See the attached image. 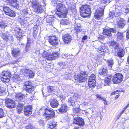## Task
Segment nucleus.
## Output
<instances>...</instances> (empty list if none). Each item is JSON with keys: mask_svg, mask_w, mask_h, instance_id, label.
Returning <instances> with one entry per match:
<instances>
[{"mask_svg": "<svg viewBox=\"0 0 129 129\" xmlns=\"http://www.w3.org/2000/svg\"><path fill=\"white\" fill-rule=\"evenodd\" d=\"M56 9V13L60 17L62 18L66 17L68 11L64 5L59 3L57 5Z\"/></svg>", "mask_w": 129, "mask_h": 129, "instance_id": "1", "label": "nucleus"}, {"mask_svg": "<svg viewBox=\"0 0 129 129\" xmlns=\"http://www.w3.org/2000/svg\"><path fill=\"white\" fill-rule=\"evenodd\" d=\"M16 97L19 100L20 102L17 105V111L18 114L21 113L23 110V106L24 105L25 103L23 101V98L24 97V96L23 94L20 93L16 95Z\"/></svg>", "mask_w": 129, "mask_h": 129, "instance_id": "2", "label": "nucleus"}, {"mask_svg": "<svg viewBox=\"0 0 129 129\" xmlns=\"http://www.w3.org/2000/svg\"><path fill=\"white\" fill-rule=\"evenodd\" d=\"M80 12L81 16L85 18L88 16L91 13L90 7L88 5H83L80 9Z\"/></svg>", "mask_w": 129, "mask_h": 129, "instance_id": "3", "label": "nucleus"}, {"mask_svg": "<svg viewBox=\"0 0 129 129\" xmlns=\"http://www.w3.org/2000/svg\"><path fill=\"white\" fill-rule=\"evenodd\" d=\"M87 73L85 72H81L79 74L75 76L74 78L79 82H85L86 80V77L87 76Z\"/></svg>", "mask_w": 129, "mask_h": 129, "instance_id": "4", "label": "nucleus"}, {"mask_svg": "<svg viewBox=\"0 0 129 129\" xmlns=\"http://www.w3.org/2000/svg\"><path fill=\"white\" fill-rule=\"evenodd\" d=\"M1 76V80L4 82L7 83L10 81L11 74L9 71H4L2 72Z\"/></svg>", "mask_w": 129, "mask_h": 129, "instance_id": "5", "label": "nucleus"}, {"mask_svg": "<svg viewBox=\"0 0 129 129\" xmlns=\"http://www.w3.org/2000/svg\"><path fill=\"white\" fill-rule=\"evenodd\" d=\"M95 76L94 74H91L89 78L88 82V85L89 87L91 88H93L96 85Z\"/></svg>", "mask_w": 129, "mask_h": 129, "instance_id": "6", "label": "nucleus"}, {"mask_svg": "<svg viewBox=\"0 0 129 129\" xmlns=\"http://www.w3.org/2000/svg\"><path fill=\"white\" fill-rule=\"evenodd\" d=\"M24 89L26 92L30 93L33 91L34 87L32 86L31 82L29 81H26L25 83Z\"/></svg>", "mask_w": 129, "mask_h": 129, "instance_id": "7", "label": "nucleus"}, {"mask_svg": "<svg viewBox=\"0 0 129 129\" xmlns=\"http://www.w3.org/2000/svg\"><path fill=\"white\" fill-rule=\"evenodd\" d=\"M5 105L7 107L11 109L15 107L16 104L12 100L6 98L5 99Z\"/></svg>", "mask_w": 129, "mask_h": 129, "instance_id": "8", "label": "nucleus"}, {"mask_svg": "<svg viewBox=\"0 0 129 129\" xmlns=\"http://www.w3.org/2000/svg\"><path fill=\"white\" fill-rule=\"evenodd\" d=\"M123 75L120 73H117L115 74L112 79V81L114 83H120L122 80Z\"/></svg>", "mask_w": 129, "mask_h": 129, "instance_id": "9", "label": "nucleus"}, {"mask_svg": "<svg viewBox=\"0 0 129 129\" xmlns=\"http://www.w3.org/2000/svg\"><path fill=\"white\" fill-rule=\"evenodd\" d=\"M33 7L34 11L37 13H41L42 12V8L41 5L36 2L33 3Z\"/></svg>", "mask_w": 129, "mask_h": 129, "instance_id": "10", "label": "nucleus"}, {"mask_svg": "<svg viewBox=\"0 0 129 129\" xmlns=\"http://www.w3.org/2000/svg\"><path fill=\"white\" fill-rule=\"evenodd\" d=\"M45 115L47 118H51L53 117L55 115L53 110L49 108H47L45 109Z\"/></svg>", "mask_w": 129, "mask_h": 129, "instance_id": "11", "label": "nucleus"}, {"mask_svg": "<svg viewBox=\"0 0 129 129\" xmlns=\"http://www.w3.org/2000/svg\"><path fill=\"white\" fill-rule=\"evenodd\" d=\"M3 10L5 14L7 15L13 17H14L15 16V14L14 12L6 6H4Z\"/></svg>", "mask_w": 129, "mask_h": 129, "instance_id": "12", "label": "nucleus"}, {"mask_svg": "<svg viewBox=\"0 0 129 129\" xmlns=\"http://www.w3.org/2000/svg\"><path fill=\"white\" fill-rule=\"evenodd\" d=\"M59 41L58 39L55 36L50 37L48 41L50 44L53 46L57 45Z\"/></svg>", "mask_w": 129, "mask_h": 129, "instance_id": "13", "label": "nucleus"}, {"mask_svg": "<svg viewBox=\"0 0 129 129\" xmlns=\"http://www.w3.org/2000/svg\"><path fill=\"white\" fill-rule=\"evenodd\" d=\"M22 71L24 75L28 77L29 78H33L34 76V73L30 69H23Z\"/></svg>", "mask_w": 129, "mask_h": 129, "instance_id": "14", "label": "nucleus"}, {"mask_svg": "<svg viewBox=\"0 0 129 129\" xmlns=\"http://www.w3.org/2000/svg\"><path fill=\"white\" fill-rule=\"evenodd\" d=\"M73 122L74 123L81 126H82L84 124V120L79 116L74 118Z\"/></svg>", "mask_w": 129, "mask_h": 129, "instance_id": "15", "label": "nucleus"}, {"mask_svg": "<svg viewBox=\"0 0 129 129\" xmlns=\"http://www.w3.org/2000/svg\"><path fill=\"white\" fill-rule=\"evenodd\" d=\"M103 9L102 8H99L96 11L94 14L95 18L98 19L101 18L103 14Z\"/></svg>", "mask_w": 129, "mask_h": 129, "instance_id": "16", "label": "nucleus"}, {"mask_svg": "<svg viewBox=\"0 0 129 129\" xmlns=\"http://www.w3.org/2000/svg\"><path fill=\"white\" fill-rule=\"evenodd\" d=\"M24 110L25 115L28 116L32 113V108L31 106H28L25 107Z\"/></svg>", "mask_w": 129, "mask_h": 129, "instance_id": "17", "label": "nucleus"}, {"mask_svg": "<svg viewBox=\"0 0 129 129\" xmlns=\"http://www.w3.org/2000/svg\"><path fill=\"white\" fill-rule=\"evenodd\" d=\"M62 39L64 43H69L72 40V37L69 34H67L64 35L62 37Z\"/></svg>", "mask_w": 129, "mask_h": 129, "instance_id": "18", "label": "nucleus"}, {"mask_svg": "<svg viewBox=\"0 0 129 129\" xmlns=\"http://www.w3.org/2000/svg\"><path fill=\"white\" fill-rule=\"evenodd\" d=\"M49 102L51 106L53 108H57L59 105L58 102L53 98L51 99Z\"/></svg>", "mask_w": 129, "mask_h": 129, "instance_id": "19", "label": "nucleus"}, {"mask_svg": "<svg viewBox=\"0 0 129 129\" xmlns=\"http://www.w3.org/2000/svg\"><path fill=\"white\" fill-rule=\"evenodd\" d=\"M107 68L105 66H103L100 69L99 73L100 74L103 76H106L107 75Z\"/></svg>", "mask_w": 129, "mask_h": 129, "instance_id": "20", "label": "nucleus"}, {"mask_svg": "<svg viewBox=\"0 0 129 129\" xmlns=\"http://www.w3.org/2000/svg\"><path fill=\"white\" fill-rule=\"evenodd\" d=\"M68 110V107L66 104L62 102L58 110L59 112L62 113L66 112Z\"/></svg>", "mask_w": 129, "mask_h": 129, "instance_id": "21", "label": "nucleus"}, {"mask_svg": "<svg viewBox=\"0 0 129 129\" xmlns=\"http://www.w3.org/2000/svg\"><path fill=\"white\" fill-rule=\"evenodd\" d=\"M58 55L57 52L49 53L48 56L47 57V60H54L58 56Z\"/></svg>", "mask_w": 129, "mask_h": 129, "instance_id": "22", "label": "nucleus"}, {"mask_svg": "<svg viewBox=\"0 0 129 129\" xmlns=\"http://www.w3.org/2000/svg\"><path fill=\"white\" fill-rule=\"evenodd\" d=\"M11 51L12 55L14 57H16L20 54V50L18 49L13 48Z\"/></svg>", "mask_w": 129, "mask_h": 129, "instance_id": "23", "label": "nucleus"}, {"mask_svg": "<svg viewBox=\"0 0 129 129\" xmlns=\"http://www.w3.org/2000/svg\"><path fill=\"white\" fill-rule=\"evenodd\" d=\"M9 2L11 6L16 9L19 8V5L17 0H9Z\"/></svg>", "mask_w": 129, "mask_h": 129, "instance_id": "24", "label": "nucleus"}, {"mask_svg": "<svg viewBox=\"0 0 129 129\" xmlns=\"http://www.w3.org/2000/svg\"><path fill=\"white\" fill-rule=\"evenodd\" d=\"M111 78L110 76L108 75L105 78V79L103 80L104 85V86H108L109 85L111 82Z\"/></svg>", "mask_w": 129, "mask_h": 129, "instance_id": "25", "label": "nucleus"}, {"mask_svg": "<svg viewBox=\"0 0 129 129\" xmlns=\"http://www.w3.org/2000/svg\"><path fill=\"white\" fill-rule=\"evenodd\" d=\"M109 44L111 46L113 47L115 50L118 49L121 47L119 46L118 44L115 41H112L109 42Z\"/></svg>", "mask_w": 129, "mask_h": 129, "instance_id": "26", "label": "nucleus"}, {"mask_svg": "<svg viewBox=\"0 0 129 129\" xmlns=\"http://www.w3.org/2000/svg\"><path fill=\"white\" fill-rule=\"evenodd\" d=\"M117 56L120 57H122L124 56L125 51L121 47L117 49Z\"/></svg>", "mask_w": 129, "mask_h": 129, "instance_id": "27", "label": "nucleus"}, {"mask_svg": "<svg viewBox=\"0 0 129 129\" xmlns=\"http://www.w3.org/2000/svg\"><path fill=\"white\" fill-rule=\"evenodd\" d=\"M125 23L126 21L124 19L120 18L118 22V26L119 28H123L125 26Z\"/></svg>", "mask_w": 129, "mask_h": 129, "instance_id": "28", "label": "nucleus"}, {"mask_svg": "<svg viewBox=\"0 0 129 129\" xmlns=\"http://www.w3.org/2000/svg\"><path fill=\"white\" fill-rule=\"evenodd\" d=\"M56 123L54 122H53L52 123H49L47 125V126L48 129H54L56 126Z\"/></svg>", "mask_w": 129, "mask_h": 129, "instance_id": "29", "label": "nucleus"}, {"mask_svg": "<svg viewBox=\"0 0 129 129\" xmlns=\"http://www.w3.org/2000/svg\"><path fill=\"white\" fill-rule=\"evenodd\" d=\"M81 24L80 23L75 22L74 28L76 30V32H80L81 30Z\"/></svg>", "mask_w": 129, "mask_h": 129, "instance_id": "30", "label": "nucleus"}, {"mask_svg": "<svg viewBox=\"0 0 129 129\" xmlns=\"http://www.w3.org/2000/svg\"><path fill=\"white\" fill-rule=\"evenodd\" d=\"M8 26V24L6 22L4 21H0V28L3 30Z\"/></svg>", "mask_w": 129, "mask_h": 129, "instance_id": "31", "label": "nucleus"}, {"mask_svg": "<svg viewBox=\"0 0 129 129\" xmlns=\"http://www.w3.org/2000/svg\"><path fill=\"white\" fill-rule=\"evenodd\" d=\"M109 29H105L103 30V33L104 35H105L109 37L112 36V34L111 33V31Z\"/></svg>", "mask_w": 129, "mask_h": 129, "instance_id": "32", "label": "nucleus"}, {"mask_svg": "<svg viewBox=\"0 0 129 129\" xmlns=\"http://www.w3.org/2000/svg\"><path fill=\"white\" fill-rule=\"evenodd\" d=\"M117 40L118 41H122L123 40V37L122 34L121 33H118L117 34Z\"/></svg>", "mask_w": 129, "mask_h": 129, "instance_id": "33", "label": "nucleus"}, {"mask_svg": "<svg viewBox=\"0 0 129 129\" xmlns=\"http://www.w3.org/2000/svg\"><path fill=\"white\" fill-rule=\"evenodd\" d=\"M72 75L71 73L66 72L64 75V79H71Z\"/></svg>", "mask_w": 129, "mask_h": 129, "instance_id": "34", "label": "nucleus"}, {"mask_svg": "<svg viewBox=\"0 0 129 129\" xmlns=\"http://www.w3.org/2000/svg\"><path fill=\"white\" fill-rule=\"evenodd\" d=\"M68 103L70 105L72 106L75 105V101L73 100L72 98H71L69 99Z\"/></svg>", "mask_w": 129, "mask_h": 129, "instance_id": "35", "label": "nucleus"}, {"mask_svg": "<svg viewBox=\"0 0 129 129\" xmlns=\"http://www.w3.org/2000/svg\"><path fill=\"white\" fill-rule=\"evenodd\" d=\"M60 23L63 25H67L70 23V22L68 19H62L60 21Z\"/></svg>", "mask_w": 129, "mask_h": 129, "instance_id": "36", "label": "nucleus"}, {"mask_svg": "<svg viewBox=\"0 0 129 129\" xmlns=\"http://www.w3.org/2000/svg\"><path fill=\"white\" fill-rule=\"evenodd\" d=\"M108 65L110 67V68H111L114 64L113 61L112 59H110L107 60V61Z\"/></svg>", "mask_w": 129, "mask_h": 129, "instance_id": "37", "label": "nucleus"}, {"mask_svg": "<svg viewBox=\"0 0 129 129\" xmlns=\"http://www.w3.org/2000/svg\"><path fill=\"white\" fill-rule=\"evenodd\" d=\"M17 34L16 37L18 40H19V39L22 37L23 35L22 34V32L20 31H18L16 32Z\"/></svg>", "mask_w": 129, "mask_h": 129, "instance_id": "38", "label": "nucleus"}, {"mask_svg": "<svg viewBox=\"0 0 129 129\" xmlns=\"http://www.w3.org/2000/svg\"><path fill=\"white\" fill-rule=\"evenodd\" d=\"M80 111V108H74L73 109V112L74 114H74V115H78Z\"/></svg>", "mask_w": 129, "mask_h": 129, "instance_id": "39", "label": "nucleus"}, {"mask_svg": "<svg viewBox=\"0 0 129 129\" xmlns=\"http://www.w3.org/2000/svg\"><path fill=\"white\" fill-rule=\"evenodd\" d=\"M106 47L104 46H102L100 47L98 49V51L100 53V51L105 52L106 51Z\"/></svg>", "mask_w": 129, "mask_h": 129, "instance_id": "40", "label": "nucleus"}, {"mask_svg": "<svg viewBox=\"0 0 129 129\" xmlns=\"http://www.w3.org/2000/svg\"><path fill=\"white\" fill-rule=\"evenodd\" d=\"M7 42L10 41H13V36L10 34H8L7 36Z\"/></svg>", "mask_w": 129, "mask_h": 129, "instance_id": "41", "label": "nucleus"}, {"mask_svg": "<svg viewBox=\"0 0 129 129\" xmlns=\"http://www.w3.org/2000/svg\"><path fill=\"white\" fill-rule=\"evenodd\" d=\"M84 112L86 115L87 116H90V114L92 113V111L90 109L84 110Z\"/></svg>", "mask_w": 129, "mask_h": 129, "instance_id": "42", "label": "nucleus"}, {"mask_svg": "<svg viewBox=\"0 0 129 129\" xmlns=\"http://www.w3.org/2000/svg\"><path fill=\"white\" fill-rule=\"evenodd\" d=\"M62 56L63 58H66V59H68L69 58H72L71 56H72V55H68V54H63L62 55Z\"/></svg>", "mask_w": 129, "mask_h": 129, "instance_id": "43", "label": "nucleus"}, {"mask_svg": "<svg viewBox=\"0 0 129 129\" xmlns=\"http://www.w3.org/2000/svg\"><path fill=\"white\" fill-rule=\"evenodd\" d=\"M49 54V53H48L45 51H44L42 54V56L43 57L47 59V57H48Z\"/></svg>", "mask_w": 129, "mask_h": 129, "instance_id": "44", "label": "nucleus"}, {"mask_svg": "<svg viewBox=\"0 0 129 129\" xmlns=\"http://www.w3.org/2000/svg\"><path fill=\"white\" fill-rule=\"evenodd\" d=\"M122 11L124 12L125 13H127L129 12V8H123L122 9ZM128 22V23H129L128 24L129 25V17Z\"/></svg>", "mask_w": 129, "mask_h": 129, "instance_id": "45", "label": "nucleus"}, {"mask_svg": "<svg viewBox=\"0 0 129 129\" xmlns=\"http://www.w3.org/2000/svg\"><path fill=\"white\" fill-rule=\"evenodd\" d=\"M48 91L49 93H52L54 91L53 88L52 86H49L47 87Z\"/></svg>", "mask_w": 129, "mask_h": 129, "instance_id": "46", "label": "nucleus"}, {"mask_svg": "<svg viewBox=\"0 0 129 129\" xmlns=\"http://www.w3.org/2000/svg\"><path fill=\"white\" fill-rule=\"evenodd\" d=\"M5 114L3 109L0 108V118L4 116Z\"/></svg>", "mask_w": 129, "mask_h": 129, "instance_id": "47", "label": "nucleus"}, {"mask_svg": "<svg viewBox=\"0 0 129 129\" xmlns=\"http://www.w3.org/2000/svg\"><path fill=\"white\" fill-rule=\"evenodd\" d=\"M6 95V93L4 90L0 89V96H3Z\"/></svg>", "mask_w": 129, "mask_h": 129, "instance_id": "48", "label": "nucleus"}, {"mask_svg": "<svg viewBox=\"0 0 129 129\" xmlns=\"http://www.w3.org/2000/svg\"><path fill=\"white\" fill-rule=\"evenodd\" d=\"M8 35L6 34L3 33L2 34V38L5 40L6 41H7V37Z\"/></svg>", "mask_w": 129, "mask_h": 129, "instance_id": "49", "label": "nucleus"}, {"mask_svg": "<svg viewBox=\"0 0 129 129\" xmlns=\"http://www.w3.org/2000/svg\"><path fill=\"white\" fill-rule=\"evenodd\" d=\"M101 3H109L112 0H100Z\"/></svg>", "mask_w": 129, "mask_h": 129, "instance_id": "50", "label": "nucleus"}, {"mask_svg": "<svg viewBox=\"0 0 129 129\" xmlns=\"http://www.w3.org/2000/svg\"><path fill=\"white\" fill-rule=\"evenodd\" d=\"M109 15L111 17H113V16H115V12H110L109 14Z\"/></svg>", "mask_w": 129, "mask_h": 129, "instance_id": "51", "label": "nucleus"}, {"mask_svg": "<svg viewBox=\"0 0 129 129\" xmlns=\"http://www.w3.org/2000/svg\"><path fill=\"white\" fill-rule=\"evenodd\" d=\"M30 44H27L25 47V50L26 51H28L30 50Z\"/></svg>", "mask_w": 129, "mask_h": 129, "instance_id": "52", "label": "nucleus"}, {"mask_svg": "<svg viewBox=\"0 0 129 129\" xmlns=\"http://www.w3.org/2000/svg\"><path fill=\"white\" fill-rule=\"evenodd\" d=\"M38 31H33V35L34 37L35 38H36L37 37V34Z\"/></svg>", "mask_w": 129, "mask_h": 129, "instance_id": "53", "label": "nucleus"}, {"mask_svg": "<svg viewBox=\"0 0 129 129\" xmlns=\"http://www.w3.org/2000/svg\"><path fill=\"white\" fill-rule=\"evenodd\" d=\"M111 31V33H115L116 32V31L115 29L114 28H111L110 29Z\"/></svg>", "mask_w": 129, "mask_h": 129, "instance_id": "54", "label": "nucleus"}, {"mask_svg": "<svg viewBox=\"0 0 129 129\" xmlns=\"http://www.w3.org/2000/svg\"><path fill=\"white\" fill-rule=\"evenodd\" d=\"M96 97L98 99H100L101 100H103V99H104V98H102V97H101L100 95H98V94H96Z\"/></svg>", "mask_w": 129, "mask_h": 129, "instance_id": "55", "label": "nucleus"}, {"mask_svg": "<svg viewBox=\"0 0 129 129\" xmlns=\"http://www.w3.org/2000/svg\"><path fill=\"white\" fill-rule=\"evenodd\" d=\"M38 28V26L36 24L34 26V31H38V30L37 29V28Z\"/></svg>", "mask_w": 129, "mask_h": 129, "instance_id": "56", "label": "nucleus"}, {"mask_svg": "<svg viewBox=\"0 0 129 129\" xmlns=\"http://www.w3.org/2000/svg\"><path fill=\"white\" fill-rule=\"evenodd\" d=\"M87 38V37L86 36H84L82 39V42H84V41H83V40H86Z\"/></svg>", "mask_w": 129, "mask_h": 129, "instance_id": "57", "label": "nucleus"}, {"mask_svg": "<svg viewBox=\"0 0 129 129\" xmlns=\"http://www.w3.org/2000/svg\"><path fill=\"white\" fill-rule=\"evenodd\" d=\"M31 41H30V39H27V44H30L31 43Z\"/></svg>", "mask_w": 129, "mask_h": 129, "instance_id": "58", "label": "nucleus"}, {"mask_svg": "<svg viewBox=\"0 0 129 129\" xmlns=\"http://www.w3.org/2000/svg\"><path fill=\"white\" fill-rule=\"evenodd\" d=\"M23 13L25 14H26L28 13V12L26 9H24L23 10Z\"/></svg>", "mask_w": 129, "mask_h": 129, "instance_id": "59", "label": "nucleus"}, {"mask_svg": "<svg viewBox=\"0 0 129 129\" xmlns=\"http://www.w3.org/2000/svg\"><path fill=\"white\" fill-rule=\"evenodd\" d=\"M103 100L104 102V104H105L107 105V101L104 98L103 99Z\"/></svg>", "mask_w": 129, "mask_h": 129, "instance_id": "60", "label": "nucleus"}, {"mask_svg": "<svg viewBox=\"0 0 129 129\" xmlns=\"http://www.w3.org/2000/svg\"><path fill=\"white\" fill-rule=\"evenodd\" d=\"M126 37L128 39L129 38V33H128V32H127Z\"/></svg>", "mask_w": 129, "mask_h": 129, "instance_id": "61", "label": "nucleus"}, {"mask_svg": "<svg viewBox=\"0 0 129 129\" xmlns=\"http://www.w3.org/2000/svg\"><path fill=\"white\" fill-rule=\"evenodd\" d=\"M53 4H57V2L56 0H55V1L52 2Z\"/></svg>", "mask_w": 129, "mask_h": 129, "instance_id": "62", "label": "nucleus"}, {"mask_svg": "<svg viewBox=\"0 0 129 129\" xmlns=\"http://www.w3.org/2000/svg\"><path fill=\"white\" fill-rule=\"evenodd\" d=\"M124 110H122L120 113V115H121L124 112Z\"/></svg>", "mask_w": 129, "mask_h": 129, "instance_id": "63", "label": "nucleus"}, {"mask_svg": "<svg viewBox=\"0 0 129 129\" xmlns=\"http://www.w3.org/2000/svg\"><path fill=\"white\" fill-rule=\"evenodd\" d=\"M127 61L128 63L129 64V56L127 58Z\"/></svg>", "mask_w": 129, "mask_h": 129, "instance_id": "64", "label": "nucleus"}]
</instances>
